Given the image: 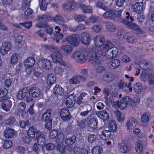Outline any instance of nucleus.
<instances>
[{
  "mask_svg": "<svg viewBox=\"0 0 154 154\" xmlns=\"http://www.w3.org/2000/svg\"><path fill=\"white\" fill-rule=\"evenodd\" d=\"M15 133L14 130L11 128L6 129L4 132V135L6 138H11L14 136Z\"/></svg>",
  "mask_w": 154,
  "mask_h": 154,
  "instance_id": "nucleus-24",
  "label": "nucleus"
},
{
  "mask_svg": "<svg viewBox=\"0 0 154 154\" xmlns=\"http://www.w3.org/2000/svg\"><path fill=\"white\" fill-rule=\"evenodd\" d=\"M97 125L96 120L94 118H92L89 122V128L91 130H94L97 128Z\"/></svg>",
  "mask_w": 154,
  "mask_h": 154,
  "instance_id": "nucleus-31",
  "label": "nucleus"
},
{
  "mask_svg": "<svg viewBox=\"0 0 154 154\" xmlns=\"http://www.w3.org/2000/svg\"><path fill=\"white\" fill-rule=\"evenodd\" d=\"M36 26L40 28H45L46 29V31L47 33L49 34H52L53 31V29L46 23H44L43 22H41L38 23Z\"/></svg>",
  "mask_w": 154,
  "mask_h": 154,
  "instance_id": "nucleus-13",
  "label": "nucleus"
},
{
  "mask_svg": "<svg viewBox=\"0 0 154 154\" xmlns=\"http://www.w3.org/2000/svg\"><path fill=\"white\" fill-rule=\"evenodd\" d=\"M60 116L63 121H66L69 120L70 117L69 110L66 108H63L60 111Z\"/></svg>",
  "mask_w": 154,
  "mask_h": 154,
  "instance_id": "nucleus-18",
  "label": "nucleus"
},
{
  "mask_svg": "<svg viewBox=\"0 0 154 154\" xmlns=\"http://www.w3.org/2000/svg\"><path fill=\"white\" fill-rule=\"evenodd\" d=\"M122 12V9L116 11L118 14H116V15H118V16H116L117 23H122L124 24L127 26L128 28L132 29L133 31L137 33H141L143 31L142 30L138 25L133 22L134 18L132 16H130L129 12H127L126 13L127 16L125 19L121 17V14Z\"/></svg>",
  "mask_w": 154,
  "mask_h": 154,
  "instance_id": "nucleus-1",
  "label": "nucleus"
},
{
  "mask_svg": "<svg viewBox=\"0 0 154 154\" xmlns=\"http://www.w3.org/2000/svg\"><path fill=\"white\" fill-rule=\"evenodd\" d=\"M45 47L46 49L48 50L52 53L51 56L54 63H59L62 66H66V63L62 60L63 56L59 48L54 46L48 45H45Z\"/></svg>",
  "mask_w": 154,
  "mask_h": 154,
  "instance_id": "nucleus-2",
  "label": "nucleus"
},
{
  "mask_svg": "<svg viewBox=\"0 0 154 154\" xmlns=\"http://www.w3.org/2000/svg\"><path fill=\"white\" fill-rule=\"evenodd\" d=\"M58 133V131L57 129H52L50 133L51 138L53 139L56 137Z\"/></svg>",
  "mask_w": 154,
  "mask_h": 154,
  "instance_id": "nucleus-60",
  "label": "nucleus"
},
{
  "mask_svg": "<svg viewBox=\"0 0 154 154\" xmlns=\"http://www.w3.org/2000/svg\"><path fill=\"white\" fill-rule=\"evenodd\" d=\"M54 94L57 97L63 95L64 93V90L59 84H56L53 89Z\"/></svg>",
  "mask_w": 154,
  "mask_h": 154,
  "instance_id": "nucleus-19",
  "label": "nucleus"
},
{
  "mask_svg": "<svg viewBox=\"0 0 154 154\" xmlns=\"http://www.w3.org/2000/svg\"><path fill=\"white\" fill-rule=\"evenodd\" d=\"M1 105L2 108L6 112L9 111L12 106V104L11 101L7 99L4 100Z\"/></svg>",
  "mask_w": 154,
  "mask_h": 154,
  "instance_id": "nucleus-20",
  "label": "nucleus"
},
{
  "mask_svg": "<svg viewBox=\"0 0 154 154\" xmlns=\"http://www.w3.org/2000/svg\"><path fill=\"white\" fill-rule=\"evenodd\" d=\"M80 41L83 44L89 45L91 41L90 34L87 32H82L81 34Z\"/></svg>",
  "mask_w": 154,
  "mask_h": 154,
  "instance_id": "nucleus-10",
  "label": "nucleus"
},
{
  "mask_svg": "<svg viewBox=\"0 0 154 154\" xmlns=\"http://www.w3.org/2000/svg\"><path fill=\"white\" fill-rule=\"evenodd\" d=\"M15 118L13 117H10L5 121V125H12L15 122Z\"/></svg>",
  "mask_w": 154,
  "mask_h": 154,
  "instance_id": "nucleus-49",
  "label": "nucleus"
},
{
  "mask_svg": "<svg viewBox=\"0 0 154 154\" xmlns=\"http://www.w3.org/2000/svg\"><path fill=\"white\" fill-rule=\"evenodd\" d=\"M100 117L104 122L108 119L109 117L108 113L105 110H103L100 112Z\"/></svg>",
  "mask_w": 154,
  "mask_h": 154,
  "instance_id": "nucleus-39",
  "label": "nucleus"
},
{
  "mask_svg": "<svg viewBox=\"0 0 154 154\" xmlns=\"http://www.w3.org/2000/svg\"><path fill=\"white\" fill-rule=\"evenodd\" d=\"M72 97V96L69 95L66 98V105L68 108H71L74 106V98L71 99L70 98V97Z\"/></svg>",
  "mask_w": 154,
  "mask_h": 154,
  "instance_id": "nucleus-35",
  "label": "nucleus"
},
{
  "mask_svg": "<svg viewBox=\"0 0 154 154\" xmlns=\"http://www.w3.org/2000/svg\"><path fill=\"white\" fill-rule=\"evenodd\" d=\"M75 137L73 135L71 137L66 139L65 142L67 145H72L75 142Z\"/></svg>",
  "mask_w": 154,
  "mask_h": 154,
  "instance_id": "nucleus-45",
  "label": "nucleus"
},
{
  "mask_svg": "<svg viewBox=\"0 0 154 154\" xmlns=\"http://www.w3.org/2000/svg\"><path fill=\"white\" fill-rule=\"evenodd\" d=\"M13 145V142L10 140H5L3 143V147L5 149H9Z\"/></svg>",
  "mask_w": 154,
  "mask_h": 154,
  "instance_id": "nucleus-46",
  "label": "nucleus"
},
{
  "mask_svg": "<svg viewBox=\"0 0 154 154\" xmlns=\"http://www.w3.org/2000/svg\"><path fill=\"white\" fill-rule=\"evenodd\" d=\"M42 66L47 70H50L52 67V63L48 59H44L42 62Z\"/></svg>",
  "mask_w": 154,
  "mask_h": 154,
  "instance_id": "nucleus-23",
  "label": "nucleus"
},
{
  "mask_svg": "<svg viewBox=\"0 0 154 154\" xmlns=\"http://www.w3.org/2000/svg\"><path fill=\"white\" fill-rule=\"evenodd\" d=\"M113 47L112 43L110 42L106 41L103 47V50L105 51V56L106 57L107 56V54L108 53L109 50L111 49Z\"/></svg>",
  "mask_w": 154,
  "mask_h": 154,
  "instance_id": "nucleus-28",
  "label": "nucleus"
},
{
  "mask_svg": "<svg viewBox=\"0 0 154 154\" xmlns=\"http://www.w3.org/2000/svg\"><path fill=\"white\" fill-rule=\"evenodd\" d=\"M27 134L30 137L36 139L38 143L40 145H42L45 141V135L33 126L29 128Z\"/></svg>",
  "mask_w": 154,
  "mask_h": 154,
  "instance_id": "nucleus-3",
  "label": "nucleus"
},
{
  "mask_svg": "<svg viewBox=\"0 0 154 154\" xmlns=\"http://www.w3.org/2000/svg\"><path fill=\"white\" fill-rule=\"evenodd\" d=\"M8 92V90L5 88L1 89V91L0 92V102H2L4 100L7 99V95Z\"/></svg>",
  "mask_w": 154,
  "mask_h": 154,
  "instance_id": "nucleus-32",
  "label": "nucleus"
},
{
  "mask_svg": "<svg viewBox=\"0 0 154 154\" xmlns=\"http://www.w3.org/2000/svg\"><path fill=\"white\" fill-rule=\"evenodd\" d=\"M102 152V148L99 146H95L92 150V153L93 154H100Z\"/></svg>",
  "mask_w": 154,
  "mask_h": 154,
  "instance_id": "nucleus-43",
  "label": "nucleus"
},
{
  "mask_svg": "<svg viewBox=\"0 0 154 154\" xmlns=\"http://www.w3.org/2000/svg\"><path fill=\"white\" fill-rule=\"evenodd\" d=\"M26 107V104L24 102H21L19 104L17 109L18 112L20 113L24 111Z\"/></svg>",
  "mask_w": 154,
  "mask_h": 154,
  "instance_id": "nucleus-51",
  "label": "nucleus"
},
{
  "mask_svg": "<svg viewBox=\"0 0 154 154\" xmlns=\"http://www.w3.org/2000/svg\"><path fill=\"white\" fill-rule=\"evenodd\" d=\"M131 8L133 11L139 14L144 10L145 8L143 2H136L132 6Z\"/></svg>",
  "mask_w": 154,
  "mask_h": 154,
  "instance_id": "nucleus-11",
  "label": "nucleus"
},
{
  "mask_svg": "<svg viewBox=\"0 0 154 154\" xmlns=\"http://www.w3.org/2000/svg\"><path fill=\"white\" fill-rule=\"evenodd\" d=\"M33 13V11L30 8H28L24 12L25 18L26 19H28L29 17L31 18Z\"/></svg>",
  "mask_w": 154,
  "mask_h": 154,
  "instance_id": "nucleus-41",
  "label": "nucleus"
},
{
  "mask_svg": "<svg viewBox=\"0 0 154 154\" xmlns=\"http://www.w3.org/2000/svg\"><path fill=\"white\" fill-rule=\"evenodd\" d=\"M79 7L84 13H91L92 12V8L90 6L85 5L81 3L80 4Z\"/></svg>",
  "mask_w": 154,
  "mask_h": 154,
  "instance_id": "nucleus-29",
  "label": "nucleus"
},
{
  "mask_svg": "<svg viewBox=\"0 0 154 154\" xmlns=\"http://www.w3.org/2000/svg\"><path fill=\"white\" fill-rule=\"evenodd\" d=\"M97 138V136L95 134H91L88 136V140L89 143L92 144L96 142Z\"/></svg>",
  "mask_w": 154,
  "mask_h": 154,
  "instance_id": "nucleus-50",
  "label": "nucleus"
},
{
  "mask_svg": "<svg viewBox=\"0 0 154 154\" xmlns=\"http://www.w3.org/2000/svg\"><path fill=\"white\" fill-rule=\"evenodd\" d=\"M89 53L91 57L94 59V62L96 65H99L101 64L99 59L102 53L99 50L95 48H92L89 50Z\"/></svg>",
  "mask_w": 154,
  "mask_h": 154,
  "instance_id": "nucleus-6",
  "label": "nucleus"
},
{
  "mask_svg": "<svg viewBox=\"0 0 154 154\" xmlns=\"http://www.w3.org/2000/svg\"><path fill=\"white\" fill-rule=\"evenodd\" d=\"M47 2L46 0H42L40 5V9L42 11H46L47 9Z\"/></svg>",
  "mask_w": 154,
  "mask_h": 154,
  "instance_id": "nucleus-56",
  "label": "nucleus"
},
{
  "mask_svg": "<svg viewBox=\"0 0 154 154\" xmlns=\"http://www.w3.org/2000/svg\"><path fill=\"white\" fill-rule=\"evenodd\" d=\"M120 62L118 59H114L110 61L109 64V68L113 69L118 68L120 65Z\"/></svg>",
  "mask_w": 154,
  "mask_h": 154,
  "instance_id": "nucleus-26",
  "label": "nucleus"
},
{
  "mask_svg": "<svg viewBox=\"0 0 154 154\" xmlns=\"http://www.w3.org/2000/svg\"><path fill=\"white\" fill-rule=\"evenodd\" d=\"M52 109H48L42 115V121L46 122L45 124V128L50 130L52 128V120L51 118Z\"/></svg>",
  "mask_w": 154,
  "mask_h": 154,
  "instance_id": "nucleus-5",
  "label": "nucleus"
},
{
  "mask_svg": "<svg viewBox=\"0 0 154 154\" xmlns=\"http://www.w3.org/2000/svg\"><path fill=\"white\" fill-rule=\"evenodd\" d=\"M19 57L18 54L14 53L12 56L11 60V63L13 64H15L17 61Z\"/></svg>",
  "mask_w": 154,
  "mask_h": 154,
  "instance_id": "nucleus-54",
  "label": "nucleus"
},
{
  "mask_svg": "<svg viewBox=\"0 0 154 154\" xmlns=\"http://www.w3.org/2000/svg\"><path fill=\"white\" fill-rule=\"evenodd\" d=\"M64 69L60 67H55L54 72L56 75L62 74L63 72Z\"/></svg>",
  "mask_w": 154,
  "mask_h": 154,
  "instance_id": "nucleus-61",
  "label": "nucleus"
},
{
  "mask_svg": "<svg viewBox=\"0 0 154 154\" xmlns=\"http://www.w3.org/2000/svg\"><path fill=\"white\" fill-rule=\"evenodd\" d=\"M27 90L26 88H24L18 91L17 98L18 100H21L25 98L28 94Z\"/></svg>",
  "mask_w": 154,
  "mask_h": 154,
  "instance_id": "nucleus-27",
  "label": "nucleus"
},
{
  "mask_svg": "<svg viewBox=\"0 0 154 154\" xmlns=\"http://www.w3.org/2000/svg\"><path fill=\"white\" fill-rule=\"evenodd\" d=\"M117 104L121 109L124 110L128 105L131 106H135L136 105V102L129 96H126L121 99L119 101H117Z\"/></svg>",
  "mask_w": 154,
  "mask_h": 154,
  "instance_id": "nucleus-4",
  "label": "nucleus"
},
{
  "mask_svg": "<svg viewBox=\"0 0 154 154\" xmlns=\"http://www.w3.org/2000/svg\"><path fill=\"white\" fill-rule=\"evenodd\" d=\"M107 29L110 32H113L116 29V26L111 22H107L106 23Z\"/></svg>",
  "mask_w": 154,
  "mask_h": 154,
  "instance_id": "nucleus-42",
  "label": "nucleus"
},
{
  "mask_svg": "<svg viewBox=\"0 0 154 154\" xmlns=\"http://www.w3.org/2000/svg\"><path fill=\"white\" fill-rule=\"evenodd\" d=\"M143 147L142 143L138 141V142L137 143L135 147L136 151L139 154H142L143 153Z\"/></svg>",
  "mask_w": 154,
  "mask_h": 154,
  "instance_id": "nucleus-44",
  "label": "nucleus"
},
{
  "mask_svg": "<svg viewBox=\"0 0 154 154\" xmlns=\"http://www.w3.org/2000/svg\"><path fill=\"white\" fill-rule=\"evenodd\" d=\"M149 64V62L145 60H142L139 63V65L140 68H141L143 71H147L146 67Z\"/></svg>",
  "mask_w": 154,
  "mask_h": 154,
  "instance_id": "nucleus-34",
  "label": "nucleus"
},
{
  "mask_svg": "<svg viewBox=\"0 0 154 154\" xmlns=\"http://www.w3.org/2000/svg\"><path fill=\"white\" fill-rule=\"evenodd\" d=\"M85 80V77L79 75H76L70 79L69 82L71 84H76L79 83L81 81L84 82Z\"/></svg>",
  "mask_w": 154,
  "mask_h": 154,
  "instance_id": "nucleus-16",
  "label": "nucleus"
},
{
  "mask_svg": "<svg viewBox=\"0 0 154 154\" xmlns=\"http://www.w3.org/2000/svg\"><path fill=\"white\" fill-rule=\"evenodd\" d=\"M54 21L57 23H61L63 21V19L61 16L59 15H56L54 18Z\"/></svg>",
  "mask_w": 154,
  "mask_h": 154,
  "instance_id": "nucleus-58",
  "label": "nucleus"
},
{
  "mask_svg": "<svg viewBox=\"0 0 154 154\" xmlns=\"http://www.w3.org/2000/svg\"><path fill=\"white\" fill-rule=\"evenodd\" d=\"M32 66H33L30 65L26 64H25V67H26L25 71L27 74H30L32 73Z\"/></svg>",
  "mask_w": 154,
  "mask_h": 154,
  "instance_id": "nucleus-64",
  "label": "nucleus"
},
{
  "mask_svg": "<svg viewBox=\"0 0 154 154\" xmlns=\"http://www.w3.org/2000/svg\"><path fill=\"white\" fill-rule=\"evenodd\" d=\"M105 70V68L104 66H100L97 67L96 69V72L97 74L102 73Z\"/></svg>",
  "mask_w": 154,
  "mask_h": 154,
  "instance_id": "nucleus-62",
  "label": "nucleus"
},
{
  "mask_svg": "<svg viewBox=\"0 0 154 154\" xmlns=\"http://www.w3.org/2000/svg\"><path fill=\"white\" fill-rule=\"evenodd\" d=\"M112 50L108 54L107 56L106 57L108 59L111 60V59H113L116 57L118 54L119 50L118 48L116 47H113L112 48Z\"/></svg>",
  "mask_w": 154,
  "mask_h": 154,
  "instance_id": "nucleus-22",
  "label": "nucleus"
},
{
  "mask_svg": "<svg viewBox=\"0 0 154 154\" xmlns=\"http://www.w3.org/2000/svg\"><path fill=\"white\" fill-rule=\"evenodd\" d=\"M76 154H88V152L85 149L81 148L79 147L77 148Z\"/></svg>",
  "mask_w": 154,
  "mask_h": 154,
  "instance_id": "nucleus-59",
  "label": "nucleus"
},
{
  "mask_svg": "<svg viewBox=\"0 0 154 154\" xmlns=\"http://www.w3.org/2000/svg\"><path fill=\"white\" fill-rule=\"evenodd\" d=\"M85 54H86L85 52H82L79 51H76L73 54L72 57L78 63L82 64L86 61L87 57Z\"/></svg>",
  "mask_w": 154,
  "mask_h": 154,
  "instance_id": "nucleus-7",
  "label": "nucleus"
},
{
  "mask_svg": "<svg viewBox=\"0 0 154 154\" xmlns=\"http://www.w3.org/2000/svg\"><path fill=\"white\" fill-rule=\"evenodd\" d=\"M137 125V122L136 120L133 117L128 119L126 123V126L128 129H131L134 128Z\"/></svg>",
  "mask_w": 154,
  "mask_h": 154,
  "instance_id": "nucleus-21",
  "label": "nucleus"
},
{
  "mask_svg": "<svg viewBox=\"0 0 154 154\" xmlns=\"http://www.w3.org/2000/svg\"><path fill=\"white\" fill-rule=\"evenodd\" d=\"M11 43L8 41H5L2 43L0 48V52L3 55L7 54L11 49Z\"/></svg>",
  "mask_w": 154,
  "mask_h": 154,
  "instance_id": "nucleus-12",
  "label": "nucleus"
},
{
  "mask_svg": "<svg viewBox=\"0 0 154 154\" xmlns=\"http://www.w3.org/2000/svg\"><path fill=\"white\" fill-rule=\"evenodd\" d=\"M147 80L150 85H154V74L151 73L149 74L147 76Z\"/></svg>",
  "mask_w": 154,
  "mask_h": 154,
  "instance_id": "nucleus-47",
  "label": "nucleus"
},
{
  "mask_svg": "<svg viewBox=\"0 0 154 154\" xmlns=\"http://www.w3.org/2000/svg\"><path fill=\"white\" fill-rule=\"evenodd\" d=\"M56 78L55 75L53 73H51L48 76L47 82L48 85L51 86L56 81Z\"/></svg>",
  "mask_w": 154,
  "mask_h": 154,
  "instance_id": "nucleus-25",
  "label": "nucleus"
},
{
  "mask_svg": "<svg viewBox=\"0 0 154 154\" xmlns=\"http://www.w3.org/2000/svg\"><path fill=\"white\" fill-rule=\"evenodd\" d=\"M29 94L32 97L37 98L40 97L41 90L37 88L32 87L29 90Z\"/></svg>",
  "mask_w": 154,
  "mask_h": 154,
  "instance_id": "nucleus-15",
  "label": "nucleus"
},
{
  "mask_svg": "<svg viewBox=\"0 0 154 154\" xmlns=\"http://www.w3.org/2000/svg\"><path fill=\"white\" fill-rule=\"evenodd\" d=\"M63 143H58L57 146V150L61 152H65L66 151L65 148Z\"/></svg>",
  "mask_w": 154,
  "mask_h": 154,
  "instance_id": "nucleus-53",
  "label": "nucleus"
},
{
  "mask_svg": "<svg viewBox=\"0 0 154 154\" xmlns=\"http://www.w3.org/2000/svg\"><path fill=\"white\" fill-rule=\"evenodd\" d=\"M64 136L61 133H60L58 134L56 139V142L58 143H63L64 140Z\"/></svg>",
  "mask_w": 154,
  "mask_h": 154,
  "instance_id": "nucleus-52",
  "label": "nucleus"
},
{
  "mask_svg": "<svg viewBox=\"0 0 154 154\" xmlns=\"http://www.w3.org/2000/svg\"><path fill=\"white\" fill-rule=\"evenodd\" d=\"M108 128L111 131L116 132L117 130V124L115 121H111L109 123Z\"/></svg>",
  "mask_w": 154,
  "mask_h": 154,
  "instance_id": "nucleus-36",
  "label": "nucleus"
},
{
  "mask_svg": "<svg viewBox=\"0 0 154 154\" xmlns=\"http://www.w3.org/2000/svg\"><path fill=\"white\" fill-rule=\"evenodd\" d=\"M149 119V117L148 115L143 113L141 116V122L143 124H146L147 123Z\"/></svg>",
  "mask_w": 154,
  "mask_h": 154,
  "instance_id": "nucleus-55",
  "label": "nucleus"
},
{
  "mask_svg": "<svg viewBox=\"0 0 154 154\" xmlns=\"http://www.w3.org/2000/svg\"><path fill=\"white\" fill-rule=\"evenodd\" d=\"M63 36V34L57 33L55 34L54 37V40H55L56 42L58 43L59 41L61 40Z\"/></svg>",
  "mask_w": 154,
  "mask_h": 154,
  "instance_id": "nucleus-57",
  "label": "nucleus"
},
{
  "mask_svg": "<svg viewBox=\"0 0 154 154\" xmlns=\"http://www.w3.org/2000/svg\"><path fill=\"white\" fill-rule=\"evenodd\" d=\"M112 74L109 72H106L103 75L102 79L103 80L106 82H109L111 80L112 78Z\"/></svg>",
  "mask_w": 154,
  "mask_h": 154,
  "instance_id": "nucleus-38",
  "label": "nucleus"
},
{
  "mask_svg": "<svg viewBox=\"0 0 154 154\" xmlns=\"http://www.w3.org/2000/svg\"><path fill=\"white\" fill-rule=\"evenodd\" d=\"M111 136V133L110 130H104L100 135V137L103 140H106L109 139Z\"/></svg>",
  "mask_w": 154,
  "mask_h": 154,
  "instance_id": "nucleus-30",
  "label": "nucleus"
},
{
  "mask_svg": "<svg viewBox=\"0 0 154 154\" xmlns=\"http://www.w3.org/2000/svg\"><path fill=\"white\" fill-rule=\"evenodd\" d=\"M119 147L120 152L125 153L129 150V147L126 143H121L119 144Z\"/></svg>",
  "mask_w": 154,
  "mask_h": 154,
  "instance_id": "nucleus-33",
  "label": "nucleus"
},
{
  "mask_svg": "<svg viewBox=\"0 0 154 154\" xmlns=\"http://www.w3.org/2000/svg\"><path fill=\"white\" fill-rule=\"evenodd\" d=\"M66 41L73 47H76L79 44V38L76 34H73L66 38Z\"/></svg>",
  "mask_w": 154,
  "mask_h": 154,
  "instance_id": "nucleus-9",
  "label": "nucleus"
},
{
  "mask_svg": "<svg viewBox=\"0 0 154 154\" xmlns=\"http://www.w3.org/2000/svg\"><path fill=\"white\" fill-rule=\"evenodd\" d=\"M85 26L83 24H80L77 26L76 27H73L72 30L74 32H75L78 30L85 29Z\"/></svg>",
  "mask_w": 154,
  "mask_h": 154,
  "instance_id": "nucleus-63",
  "label": "nucleus"
},
{
  "mask_svg": "<svg viewBox=\"0 0 154 154\" xmlns=\"http://www.w3.org/2000/svg\"><path fill=\"white\" fill-rule=\"evenodd\" d=\"M75 0H69L63 5V8L66 11H74L76 10L77 5Z\"/></svg>",
  "mask_w": 154,
  "mask_h": 154,
  "instance_id": "nucleus-8",
  "label": "nucleus"
},
{
  "mask_svg": "<svg viewBox=\"0 0 154 154\" xmlns=\"http://www.w3.org/2000/svg\"><path fill=\"white\" fill-rule=\"evenodd\" d=\"M118 15H116L114 11L112 10L106 11L103 14L104 17L109 19H112L115 22L117 23V21L116 16H118Z\"/></svg>",
  "mask_w": 154,
  "mask_h": 154,
  "instance_id": "nucleus-17",
  "label": "nucleus"
},
{
  "mask_svg": "<svg viewBox=\"0 0 154 154\" xmlns=\"http://www.w3.org/2000/svg\"><path fill=\"white\" fill-rule=\"evenodd\" d=\"M105 42L104 37L100 35L95 36L94 38V43L95 45L98 48H101Z\"/></svg>",
  "mask_w": 154,
  "mask_h": 154,
  "instance_id": "nucleus-14",
  "label": "nucleus"
},
{
  "mask_svg": "<svg viewBox=\"0 0 154 154\" xmlns=\"http://www.w3.org/2000/svg\"><path fill=\"white\" fill-rule=\"evenodd\" d=\"M61 49L68 54H70L72 50V47L70 45H63L61 47Z\"/></svg>",
  "mask_w": 154,
  "mask_h": 154,
  "instance_id": "nucleus-40",
  "label": "nucleus"
},
{
  "mask_svg": "<svg viewBox=\"0 0 154 154\" xmlns=\"http://www.w3.org/2000/svg\"><path fill=\"white\" fill-rule=\"evenodd\" d=\"M35 61L34 58L29 57L25 60V63H26V64L33 66L35 63Z\"/></svg>",
  "mask_w": 154,
  "mask_h": 154,
  "instance_id": "nucleus-48",
  "label": "nucleus"
},
{
  "mask_svg": "<svg viewBox=\"0 0 154 154\" xmlns=\"http://www.w3.org/2000/svg\"><path fill=\"white\" fill-rule=\"evenodd\" d=\"M133 88L134 92L137 94L140 93L142 90V85L139 83H136L134 85Z\"/></svg>",
  "mask_w": 154,
  "mask_h": 154,
  "instance_id": "nucleus-37",
  "label": "nucleus"
}]
</instances>
